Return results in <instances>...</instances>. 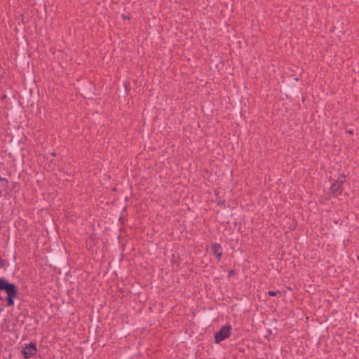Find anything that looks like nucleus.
Returning a JSON list of instances; mask_svg holds the SVG:
<instances>
[{
  "label": "nucleus",
  "instance_id": "8",
  "mask_svg": "<svg viewBox=\"0 0 359 359\" xmlns=\"http://www.w3.org/2000/svg\"><path fill=\"white\" fill-rule=\"evenodd\" d=\"M2 298L0 297V299H1Z\"/></svg>",
  "mask_w": 359,
  "mask_h": 359
},
{
  "label": "nucleus",
  "instance_id": "2",
  "mask_svg": "<svg viewBox=\"0 0 359 359\" xmlns=\"http://www.w3.org/2000/svg\"><path fill=\"white\" fill-rule=\"evenodd\" d=\"M231 327L230 325L222 326L219 331L215 334V341L216 344L228 338L231 334Z\"/></svg>",
  "mask_w": 359,
  "mask_h": 359
},
{
  "label": "nucleus",
  "instance_id": "7",
  "mask_svg": "<svg viewBox=\"0 0 359 359\" xmlns=\"http://www.w3.org/2000/svg\"><path fill=\"white\" fill-rule=\"evenodd\" d=\"M2 311V309L0 308V313Z\"/></svg>",
  "mask_w": 359,
  "mask_h": 359
},
{
  "label": "nucleus",
  "instance_id": "3",
  "mask_svg": "<svg viewBox=\"0 0 359 359\" xmlns=\"http://www.w3.org/2000/svg\"><path fill=\"white\" fill-rule=\"evenodd\" d=\"M36 353V348L34 344H29L26 346L23 350V355L25 358H29Z\"/></svg>",
  "mask_w": 359,
  "mask_h": 359
},
{
  "label": "nucleus",
  "instance_id": "5",
  "mask_svg": "<svg viewBox=\"0 0 359 359\" xmlns=\"http://www.w3.org/2000/svg\"><path fill=\"white\" fill-rule=\"evenodd\" d=\"M211 251L217 256L219 259L222 255V251L219 245L215 244L211 247Z\"/></svg>",
  "mask_w": 359,
  "mask_h": 359
},
{
  "label": "nucleus",
  "instance_id": "6",
  "mask_svg": "<svg viewBox=\"0 0 359 359\" xmlns=\"http://www.w3.org/2000/svg\"><path fill=\"white\" fill-rule=\"evenodd\" d=\"M269 294L271 296H275L276 294V292L274 291H269Z\"/></svg>",
  "mask_w": 359,
  "mask_h": 359
},
{
  "label": "nucleus",
  "instance_id": "1",
  "mask_svg": "<svg viewBox=\"0 0 359 359\" xmlns=\"http://www.w3.org/2000/svg\"><path fill=\"white\" fill-rule=\"evenodd\" d=\"M0 290H5L7 293V306H13V298H15L18 294L16 286L13 283H9L4 278H0Z\"/></svg>",
  "mask_w": 359,
  "mask_h": 359
},
{
  "label": "nucleus",
  "instance_id": "4",
  "mask_svg": "<svg viewBox=\"0 0 359 359\" xmlns=\"http://www.w3.org/2000/svg\"><path fill=\"white\" fill-rule=\"evenodd\" d=\"M344 180V177L339 178V182L337 183L333 184L331 187L332 191L334 193H340L341 192V184L343 182Z\"/></svg>",
  "mask_w": 359,
  "mask_h": 359
}]
</instances>
